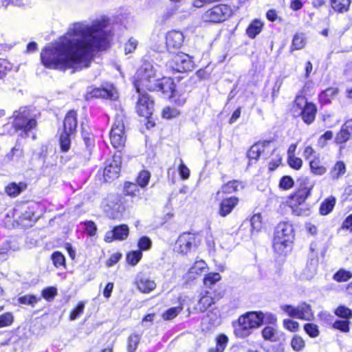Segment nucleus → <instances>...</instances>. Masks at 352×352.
Instances as JSON below:
<instances>
[{
  "label": "nucleus",
  "instance_id": "obj_1",
  "mask_svg": "<svg viewBox=\"0 0 352 352\" xmlns=\"http://www.w3.org/2000/svg\"><path fill=\"white\" fill-rule=\"evenodd\" d=\"M109 20L101 17L91 23L73 24L56 44L46 47L41 53L43 65L49 69L65 71L88 67L96 50L108 45Z\"/></svg>",
  "mask_w": 352,
  "mask_h": 352
},
{
  "label": "nucleus",
  "instance_id": "obj_2",
  "mask_svg": "<svg viewBox=\"0 0 352 352\" xmlns=\"http://www.w3.org/2000/svg\"><path fill=\"white\" fill-rule=\"evenodd\" d=\"M264 319L261 311H250L241 316L238 324L234 328V334L237 338H245L252 333V330L259 327Z\"/></svg>",
  "mask_w": 352,
  "mask_h": 352
},
{
  "label": "nucleus",
  "instance_id": "obj_3",
  "mask_svg": "<svg viewBox=\"0 0 352 352\" xmlns=\"http://www.w3.org/2000/svg\"><path fill=\"white\" fill-rule=\"evenodd\" d=\"M294 239L293 227L292 224L283 222L276 227L273 241V248L279 254L284 253L285 249L292 242Z\"/></svg>",
  "mask_w": 352,
  "mask_h": 352
},
{
  "label": "nucleus",
  "instance_id": "obj_4",
  "mask_svg": "<svg viewBox=\"0 0 352 352\" xmlns=\"http://www.w3.org/2000/svg\"><path fill=\"white\" fill-rule=\"evenodd\" d=\"M155 72L153 66L150 63H144L139 68L135 74L134 87L137 91L146 89L149 91L150 86L157 80L155 77Z\"/></svg>",
  "mask_w": 352,
  "mask_h": 352
},
{
  "label": "nucleus",
  "instance_id": "obj_5",
  "mask_svg": "<svg viewBox=\"0 0 352 352\" xmlns=\"http://www.w3.org/2000/svg\"><path fill=\"white\" fill-rule=\"evenodd\" d=\"M13 116L14 118L13 126L15 129L21 131L25 135H28V133L36 126L35 118L27 107H21L18 111H15Z\"/></svg>",
  "mask_w": 352,
  "mask_h": 352
},
{
  "label": "nucleus",
  "instance_id": "obj_6",
  "mask_svg": "<svg viewBox=\"0 0 352 352\" xmlns=\"http://www.w3.org/2000/svg\"><path fill=\"white\" fill-rule=\"evenodd\" d=\"M124 119V116L122 112L117 113L110 132L111 143L116 148L123 147L126 142Z\"/></svg>",
  "mask_w": 352,
  "mask_h": 352
},
{
  "label": "nucleus",
  "instance_id": "obj_7",
  "mask_svg": "<svg viewBox=\"0 0 352 352\" xmlns=\"http://www.w3.org/2000/svg\"><path fill=\"white\" fill-rule=\"evenodd\" d=\"M280 309L292 318L307 321H311L314 318L311 306L305 302H300L296 307L290 305H282Z\"/></svg>",
  "mask_w": 352,
  "mask_h": 352
},
{
  "label": "nucleus",
  "instance_id": "obj_8",
  "mask_svg": "<svg viewBox=\"0 0 352 352\" xmlns=\"http://www.w3.org/2000/svg\"><path fill=\"white\" fill-rule=\"evenodd\" d=\"M231 14L230 8L224 4L217 5L202 15V21L206 23H217L226 20Z\"/></svg>",
  "mask_w": 352,
  "mask_h": 352
},
{
  "label": "nucleus",
  "instance_id": "obj_9",
  "mask_svg": "<svg viewBox=\"0 0 352 352\" xmlns=\"http://www.w3.org/2000/svg\"><path fill=\"white\" fill-rule=\"evenodd\" d=\"M168 65L176 72H186L193 69L195 63L189 55L179 52L173 56Z\"/></svg>",
  "mask_w": 352,
  "mask_h": 352
},
{
  "label": "nucleus",
  "instance_id": "obj_10",
  "mask_svg": "<svg viewBox=\"0 0 352 352\" xmlns=\"http://www.w3.org/2000/svg\"><path fill=\"white\" fill-rule=\"evenodd\" d=\"M121 163L120 155H114L105 162L103 175L106 182L113 180L119 177Z\"/></svg>",
  "mask_w": 352,
  "mask_h": 352
},
{
  "label": "nucleus",
  "instance_id": "obj_11",
  "mask_svg": "<svg viewBox=\"0 0 352 352\" xmlns=\"http://www.w3.org/2000/svg\"><path fill=\"white\" fill-rule=\"evenodd\" d=\"M197 236L190 232L182 233L177 240L176 249L181 254H186L197 245Z\"/></svg>",
  "mask_w": 352,
  "mask_h": 352
},
{
  "label": "nucleus",
  "instance_id": "obj_12",
  "mask_svg": "<svg viewBox=\"0 0 352 352\" xmlns=\"http://www.w3.org/2000/svg\"><path fill=\"white\" fill-rule=\"evenodd\" d=\"M175 87V85L172 78L164 77L162 79H157L153 85L150 86L149 91H160L165 96L174 98L176 96Z\"/></svg>",
  "mask_w": 352,
  "mask_h": 352
},
{
  "label": "nucleus",
  "instance_id": "obj_13",
  "mask_svg": "<svg viewBox=\"0 0 352 352\" xmlns=\"http://www.w3.org/2000/svg\"><path fill=\"white\" fill-rule=\"evenodd\" d=\"M139 94L136 105L138 113L142 117L148 118L154 109V102L148 94L143 91H137Z\"/></svg>",
  "mask_w": 352,
  "mask_h": 352
},
{
  "label": "nucleus",
  "instance_id": "obj_14",
  "mask_svg": "<svg viewBox=\"0 0 352 352\" xmlns=\"http://www.w3.org/2000/svg\"><path fill=\"white\" fill-rule=\"evenodd\" d=\"M295 102L297 105L305 104L301 111L302 119L307 124L312 123L317 111L316 106L312 103L307 102L303 97H297Z\"/></svg>",
  "mask_w": 352,
  "mask_h": 352
},
{
  "label": "nucleus",
  "instance_id": "obj_15",
  "mask_svg": "<svg viewBox=\"0 0 352 352\" xmlns=\"http://www.w3.org/2000/svg\"><path fill=\"white\" fill-rule=\"evenodd\" d=\"M184 36L180 31L171 30L166 36V45L169 52L179 49L184 43Z\"/></svg>",
  "mask_w": 352,
  "mask_h": 352
},
{
  "label": "nucleus",
  "instance_id": "obj_16",
  "mask_svg": "<svg viewBox=\"0 0 352 352\" xmlns=\"http://www.w3.org/2000/svg\"><path fill=\"white\" fill-rule=\"evenodd\" d=\"M129 233V227L126 225L116 226L112 230L106 232L104 241L111 243L114 240L122 241L126 239Z\"/></svg>",
  "mask_w": 352,
  "mask_h": 352
},
{
  "label": "nucleus",
  "instance_id": "obj_17",
  "mask_svg": "<svg viewBox=\"0 0 352 352\" xmlns=\"http://www.w3.org/2000/svg\"><path fill=\"white\" fill-rule=\"evenodd\" d=\"M77 128V113L69 111L65 116L62 132L74 135Z\"/></svg>",
  "mask_w": 352,
  "mask_h": 352
},
{
  "label": "nucleus",
  "instance_id": "obj_18",
  "mask_svg": "<svg viewBox=\"0 0 352 352\" xmlns=\"http://www.w3.org/2000/svg\"><path fill=\"white\" fill-rule=\"evenodd\" d=\"M239 199L236 197H231L223 199L219 204V213L221 217H226L230 214L234 208L238 204Z\"/></svg>",
  "mask_w": 352,
  "mask_h": 352
},
{
  "label": "nucleus",
  "instance_id": "obj_19",
  "mask_svg": "<svg viewBox=\"0 0 352 352\" xmlns=\"http://www.w3.org/2000/svg\"><path fill=\"white\" fill-rule=\"evenodd\" d=\"M311 188H304L298 190L290 197L289 206L305 204V201L310 193Z\"/></svg>",
  "mask_w": 352,
  "mask_h": 352
},
{
  "label": "nucleus",
  "instance_id": "obj_20",
  "mask_svg": "<svg viewBox=\"0 0 352 352\" xmlns=\"http://www.w3.org/2000/svg\"><path fill=\"white\" fill-rule=\"evenodd\" d=\"M23 157V150L19 147H13L3 158V164H8L10 162L19 163Z\"/></svg>",
  "mask_w": 352,
  "mask_h": 352
},
{
  "label": "nucleus",
  "instance_id": "obj_21",
  "mask_svg": "<svg viewBox=\"0 0 352 352\" xmlns=\"http://www.w3.org/2000/svg\"><path fill=\"white\" fill-rule=\"evenodd\" d=\"M318 263V261L316 258L309 259L302 272V278L307 280L311 279L316 273Z\"/></svg>",
  "mask_w": 352,
  "mask_h": 352
},
{
  "label": "nucleus",
  "instance_id": "obj_22",
  "mask_svg": "<svg viewBox=\"0 0 352 352\" xmlns=\"http://www.w3.org/2000/svg\"><path fill=\"white\" fill-rule=\"evenodd\" d=\"M82 136L85 145V150L82 153V155L85 160L90 159L92 150L95 146V140L93 135L85 136V131H82Z\"/></svg>",
  "mask_w": 352,
  "mask_h": 352
},
{
  "label": "nucleus",
  "instance_id": "obj_23",
  "mask_svg": "<svg viewBox=\"0 0 352 352\" xmlns=\"http://www.w3.org/2000/svg\"><path fill=\"white\" fill-rule=\"evenodd\" d=\"M26 188L27 185L24 182H19L18 184L13 182L6 187V191L9 196L15 197L24 191Z\"/></svg>",
  "mask_w": 352,
  "mask_h": 352
},
{
  "label": "nucleus",
  "instance_id": "obj_24",
  "mask_svg": "<svg viewBox=\"0 0 352 352\" xmlns=\"http://www.w3.org/2000/svg\"><path fill=\"white\" fill-rule=\"evenodd\" d=\"M91 94L92 97L109 98L111 100H116L118 97L116 92L104 88H95L91 91Z\"/></svg>",
  "mask_w": 352,
  "mask_h": 352
},
{
  "label": "nucleus",
  "instance_id": "obj_25",
  "mask_svg": "<svg viewBox=\"0 0 352 352\" xmlns=\"http://www.w3.org/2000/svg\"><path fill=\"white\" fill-rule=\"evenodd\" d=\"M263 27V23L255 19L248 27L246 34L250 38H254L261 32Z\"/></svg>",
  "mask_w": 352,
  "mask_h": 352
},
{
  "label": "nucleus",
  "instance_id": "obj_26",
  "mask_svg": "<svg viewBox=\"0 0 352 352\" xmlns=\"http://www.w3.org/2000/svg\"><path fill=\"white\" fill-rule=\"evenodd\" d=\"M351 2V0H330L331 8L340 13L348 11Z\"/></svg>",
  "mask_w": 352,
  "mask_h": 352
},
{
  "label": "nucleus",
  "instance_id": "obj_27",
  "mask_svg": "<svg viewBox=\"0 0 352 352\" xmlns=\"http://www.w3.org/2000/svg\"><path fill=\"white\" fill-rule=\"evenodd\" d=\"M137 284L138 289L143 293H149L156 287V284L153 280H149L146 278H140L138 281Z\"/></svg>",
  "mask_w": 352,
  "mask_h": 352
},
{
  "label": "nucleus",
  "instance_id": "obj_28",
  "mask_svg": "<svg viewBox=\"0 0 352 352\" xmlns=\"http://www.w3.org/2000/svg\"><path fill=\"white\" fill-rule=\"evenodd\" d=\"M336 204V199L333 197L325 199L320 204V214L321 215H327L329 214L333 209Z\"/></svg>",
  "mask_w": 352,
  "mask_h": 352
},
{
  "label": "nucleus",
  "instance_id": "obj_29",
  "mask_svg": "<svg viewBox=\"0 0 352 352\" xmlns=\"http://www.w3.org/2000/svg\"><path fill=\"white\" fill-rule=\"evenodd\" d=\"M74 136L72 134L61 132L59 137V144L60 151L67 153L71 147V140Z\"/></svg>",
  "mask_w": 352,
  "mask_h": 352
},
{
  "label": "nucleus",
  "instance_id": "obj_30",
  "mask_svg": "<svg viewBox=\"0 0 352 352\" xmlns=\"http://www.w3.org/2000/svg\"><path fill=\"white\" fill-rule=\"evenodd\" d=\"M258 144L263 146L261 148V156L265 159L268 158L276 151V147L273 145V142L271 140L258 142Z\"/></svg>",
  "mask_w": 352,
  "mask_h": 352
},
{
  "label": "nucleus",
  "instance_id": "obj_31",
  "mask_svg": "<svg viewBox=\"0 0 352 352\" xmlns=\"http://www.w3.org/2000/svg\"><path fill=\"white\" fill-rule=\"evenodd\" d=\"M346 172L345 164L339 161L337 162L332 169L329 172L330 177L333 179H338L340 176L343 175Z\"/></svg>",
  "mask_w": 352,
  "mask_h": 352
},
{
  "label": "nucleus",
  "instance_id": "obj_32",
  "mask_svg": "<svg viewBox=\"0 0 352 352\" xmlns=\"http://www.w3.org/2000/svg\"><path fill=\"white\" fill-rule=\"evenodd\" d=\"M338 94V89L334 87H329L321 92L319 95V100L322 104H327L331 102L333 98Z\"/></svg>",
  "mask_w": 352,
  "mask_h": 352
},
{
  "label": "nucleus",
  "instance_id": "obj_33",
  "mask_svg": "<svg viewBox=\"0 0 352 352\" xmlns=\"http://www.w3.org/2000/svg\"><path fill=\"white\" fill-rule=\"evenodd\" d=\"M213 303H214L213 298L211 296L206 295V296H202L199 299L195 309L197 311H199V312H204Z\"/></svg>",
  "mask_w": 352,
  "mask_h": 352
},
{
  "label": "nucleus",
  "instance_id": "obj_34",
  "mask_svg": "<svg viewBox=\"0 0 352 352\" xmlns=\"http://www.w3.org/2000/svg\"><path fill=\"white\" fill-rule=\"evenodd\" d=\"M309 166L311 173L316 175H322L327 172V168L321 165L318 159L310 161Z\"/></svg>",
  "mask_w": 352,
  "mask_h": 352
},
{
  "label": "nucleus",
  "instance_id": "obj_35",
  "mask_svg": "<svg viewBox=\"0 0 352 352\" xmlns=\"http://www.w3.org/2000/svg\"><path fill=\"white\" fill-rule=\"evenodd\" d=\"M228 338L226 335H220L217 338V346L212 348L209 352H223L227 346Z\"/></svg>",
  "mask_w": 352,
  "mask_h": 352
},
{
  "label": "nucleus",
  "instance_id": "obj_36",
  "mask_svg": "<svg viewBox=\"0 0 352 352\" xmlns=\"http://www.w3.org/2000/svg\"><path fill=\"white\" fill-rule=\"evenodd\" d=\"M142 257L140 250H135L129 252L126 255V261L132 266L136 265Z\"/></svg>",
  "mask_w": 352,
  "mask_h": 352
},
{
  "label": "nucleus",
  "instance_id": "obj_37",
  "mask_svg": "<svg viewBox=\"0 0 352 352\" xmlns=\"http://www.w3.org/2000/svg\"><path fill=\"white\" fill-rule=\"evenodd\" d=\"M352 278V274L344 269L339 270L333 276V280L337 282H345Z\"/></svg>",
  "mask_w": 352,
  "mask_h": 352
},
{
  "label": "nucleus",
  "instance_id": "obj_38",
  "mask_svg": "<svg viewBox=\"0 0 352 352\" xmlns=\"http://www.w3.org/2000/svg\"><path fill=\"white\" fill-rule=\"evenodd\" d=\"M305 45V39L302 34H296L292 40V50H297L302 49Z\"/></svg>",
  "mask_w": 352,
  "mask_h": 352
},
{
  "label": "nucleus",
  "instance_id": "obj_39",
  "mask_svg": "<svg viewBox=\"0 0 352 352\" xmlns=\"http://www.w3.org/2000/svg\"><path fill=\"white\" fill-rule=\"evenodd\" d=\"M140 341V336L138 334H131L127 340L128 352H135Z\"/></svg>",
  "mask_w": 352,
  "mask_h": 352
},
{
  "label": "nucleus",
  "instance_id": "obj_40",
  "mask_svg": "<svg viewBox=\"0 0 352 352\" xmlns=\"http://www.w3.org/2000/svg\"><path fill=\"white\" fill-rule=\"evenodd\" d=\"M262 336L266 340H270L272 342L277 341V332L274 328L271 327H265L262 331Z\"/></svg>",
  "mask_w": 352,
  "mask_h": 352
},
{
  "label": "nucleus",
  "instance_id": "obj_41",
  "mask_svg": "<svg viewBox=\"0 0 352 352\" xmlns=\"http://www.w3.org/2000/svg\"><path fill=\"white\" fill-rule=\"evenodd\" d=\"M41 300V298H38L34 295H25L19 298V302L21 304L31 305L32 307H34V305Z\"/></svg>",
  "mask_w": 352,
  "mask_h": 352
},
{
  "label": "nucleus",
  "instance_id": "obj_42",
  "mask_svg": "<svg viewBox=\"0 0 352 352\" xmlns=\"http://www.w3.org/2000/svg\"><path fill=\"white\" fill-rule=\"evenodd\" d=\"M335 314L340 318H342L348 320L352 318V311L348 307L340 305L335 311Z\"/></svg>",
  "mask_w": 352,
  "mask_h": 352
},
{
  "label": "nucleus",
  "instance_id": "obj_43",
  "mask_svg": "<svg viewBox=\"0 0 352 352\" xmlns=\"http://www.w3.org/2000/svg\"><path fill=\"white\" fill-rule=\"evenodd\" d=\"M123 192L125 195L134 197L139 192V188L136 184L126 182L124 184Z\"/></svg>",
  "mask_w": 352,
  "mask_h": 352
},
{
  "label": "nucleus",
  "instance_id": "obj_44",
  "mask_svg": "<svg viewBox=\"0 0 352 352\" xmlns=\"http://www.w3.org/2000/svg\"><path fill=\"white\" fill-rule=\"evenodd\" d=\"M352 134L342 125L341 130L336 135V141L340 144L344 143L349 140Z\"/></svg>",
  "mask_w": 352,
  "mask_h": 352
},
{
  "label": "nucleus",
  "instance_id": "obj_45",
  "mask_svg": "<svg viewBox=\"0 0 352 352\" xmlns=\"http://www.w3.org/2000/svg\"><path fill=\"white\" fill-rule=\"evenodd\" d=\"M261 144L256 143L250 148L248 152V157L250 160H257L261 156V148H262Z\"/></svg>",
  "mask_w": 352,
  "mask_h": 352
},
{
  "label": "nucleus",
  "instance_id": "obj_46",
  "mask_svg": "<svg viewBox=\"0 0 352 352\" xmlns=\"http://www.w3.org/2000/svg\"><path fill=\"white\" fill-rule=\"evenodd\" d=\"M291 346L293 350L300 351L304 349L305 344L304 340L300 336L295 335L292 339Z\"/></svg>",
  "mask_w": 352,
  "mask_h": 352
},
{
  "label": "nucleus",
  "instance_id": "obj_47",
  "mask_svg": "<svg viewBox=\"0 0 352 352\" xmlns=\"http://www.w3.org/2000/svg\"><path fill=\"white\" fill-rule=\"evenodd\" d=\"M220 279L221 276L219 273H209L205 276L204 283L206 287H211Z\"/></svg>",
  "mask_w": 352,
  "mask_h": 352
},
{
  "label": "nucleus",
  "instance_id": "obj_48",
  "mask_svg": "<svg viewBox=\"0 0 352 352\" xmlns=\"http://www.w3.org/2000/svg\"><path fill=\"white\" fill-rule=\"evenodd\" d=\"M239 185V182L236 180L229 182L221 187V192L225 194L232 193L238 190Z\"/></svg>",
  "mask_w": 352,
  "mask_h": 352
},
{
  "label": "nucleus",
  "instance_id": "obj_49",
  "mask_svg": "<svg viewBox=\"0 0 352 352\" xmlns=\"http://www.w3.org/2000/svg\"><path fill=\"white\" fill-rule=\"evenodd\" d=\"M182 306L171 307L163 314V318L169 320L175 318L182 310Z\"/></svg>",
  "mask_w": 352,
  "mask_h": 352
},
{
  "label": "nucleus",
  "instance_id": "obj_50",
  "mask_svg": "<svg viewBox=\"0 0 352 352\" xmlns=\"http://www.w3.org/2000/svg\"><path fill=\"white\" fill-rule=\"evenodd\" d=\"M57 295V289L54 287H48L43 289L41 292L42 298L47 301H52Z\"/></svg>",
  "mask_w": 352,
  "mask_h": 352
},
{
  "label": "nucleus",
  "instance_id": "obj_51",
  "mask_svg": "<svg viewBox=\"0 0 352 352\" xmlns=\"http://www.w3.org/2000/svg\"><path fill=\"white\" fill-rule=\"evenodd\" d=\"M151 174L147 170H142L140 173L138 178L137 182L138 186L142 188H144L147 186L148 182L150 180Z\"/></svg>",
  "mask_w": 352,
  "mask_h": 352
},
{
  "label": "nucleus",
  "instance_id": "obj_52",
  "mask_svg": "<svg viewBox=\"0 0 352 352\" xmlns=\"http://www.w3.org/2000/svg\"><path fill=\"white\" fill-rule=\"evenodd\" d=\"M304 330L311 338H316L320 333L318 325L314 323L305 324L304 325Z\"/></svg>",
  "mask_w": 352,
  "mask_h": 352
},
{
  "label": "nucleus",
  "instance_id": "obj_53",
  "mask_svg": "<svg viewBox=\"0 0 352 352\" xmlns=\"http://www.w3.org/2000/svg\"><path fill=\"white\" fill-rule=\"evenodd\" d=\"M349 321L348 320H336L333 324V327L336 329H338L342 332L346 333L349 331Z\"/></svg>",
  "mask_w": 352,
  "mask_h": 352
},
{
  "label": "nucleus",
  "instance_id": "obj_54",
  "mask_svg": "<svg viewBox=\"0 0 352 352\" xmlns=\"http://www.w3.org/2000/svg\"><path fill=\"white\" fill-rule=\"evenodd\" d=\"M14 322V317L10 312L0 316V328L10 326Z\"/></svg>",
  "mask_w": 352,
  "mask_h": 352
},
{
  "label": "nucleus",
  "instance_id": "obj_55",
  "mask_svg": "<svg viewBox=\"0 0 352 352\" xmlns=\"http://www.w3.org/2000/svg\"><path fill=\"white\" fill-rule=\"evenodd\" d=\"M152 245V241L151 240L146 236H142L138 243V246L140 248L139 250L144 251V250H148Z\"/></svg>",
  "mask_w": 352,
  "mask_h": 352
},
{
  "label": "nucleus",
  "instance_id": "obj_56",
  "mask_svg": "<svg viewBox=\"0 0 352 352\" xmlns=\"http://www.w3.org/2000/svg\"><path fill=\"white\" fill-rule=\"evenodd\" d=\"M52 259L54 265L56 267L65 265V258L64 255L60 252H55L52 255Z\"/></svg>",
  "mask_w": 352,
  "mask_h": 352
},
{
  "label": "nucleus",
  "instance_id": "obj_57",
  "mask_svg": "<svg viewBox=\"0 0 352 352\" xmlns=\"http://www.w3.org/2000/svg\"><path fill=\"white\" fill-rule=\"evenodd\" d=\"M138 41L134 38H130L127 42L124 44V53L128 54L133 53L137 48Z\"/></svg>",
  "mask_w": 352,
  "mask_h": 352
},
{
  "label": "nucleus",
  "instance_id": "obj_58",
  "mask_svg": "<svg viewBox=\"0 0 352 352\" xmlns=\"http://www.w3.org/2000/svg\"><path fill=\"white\" fill-rule=\"evenodd\" d=\"M206 267V263L202 261H196L194 265L190 267V272L192 274H199Z\"/></svg>",
  "mask_w": 352,
  "mask_h": 352
},
{
  "label": "nucleus",
  "instance_id": "obj_59",
  "mask_svg": "<svg viewBox=\"0 0 352 352\" xmlns=\"http://www.w3.org/2000/svg\"><path fill=\"white\" fill-rule=\"evenodd\" d=\"M292 212L298 216H307L309 214V208L306 204L296 205L295 207H291Z\"/></svg>",
  "mask_w": 352,
  "mask_h": 352
},
{
  "label": "nucleus",
  "instance_id": "obj_60",
  "mask_svg": "<svg viewBox=\"0 0 352 352\" xmlns=\"http://www.w3.org/2000/svg\"><path fill=\"white\" fill-rule=\"evenodd\" d=\"M179 115V111L177 109L169 107L164 108L162 111L163 118L166 119L176 118Z\"/></svg>",
  "mask_w": 352,
  "mask_h": 352
},
{
  "label": "nucleus",
  "instance_id": "obj_61",
  "mask_svg": "<svg viewBox=\"0 0 352 352\" xmlns=\"http://www.w3.org/2000/svg\"><path fill=\"white\" fill-rule=\"evenodd\" d=\"M294 184V180L290 176H284L280 180L279 186L284 190H288L293 187Z\"/></svg>",
  "mask_w": 352,
  "mask_h": 352
},
{
  "label": "nucleus",
  "instance_id": "obj_62",
  "mask_svg": "<svg viewBox=\"0 0 352 352\" xmlns=\"http://www.w3.org/2000/svg\"><path fill=\"white\" fill-rule=\"evenodd\" d=\"M12 69V65L6 60H0V79L6 76Z\"/></svg>",
  "mask_w": 352,
  "mask_h": 352
},
{
  "label": "nucleus",
  "instance_id": "obj_63",
  "mask_svg": "<svg viewBox=\"0 0 352 352\" xmlns=\"http://www.w3.org/2000/svg\"><path fill=\"white\" fill-rule=\"evenodd\" d=\"M287 162L289 166L294 169L299 170L302 165V161L300 158L296 156L287 157Z\"/></svg>",
  "mask_w": 352,
  "mask_h": 352
},
{
  "label": "nucleus",
  "instance_id": "obj_64",
  "mask_svg": "<svg viewBox=\"0 0 352 352\" xmlns=\"http://www.w3.org/2000/svg\"><path fill=\"white\" fill-rule=\"evenodd\" d=\"M252 230L258 231L261 228V217L259 214H254L250 219Z\"/></svg>",
  "mask_w": 352,
  "mask_h": 352
}]
</instances>
